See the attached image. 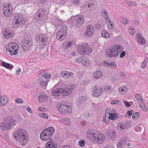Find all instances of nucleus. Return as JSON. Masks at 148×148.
I'll return each instance as SVG.
<instances>
[{"label": "nucleus", "instance_id": "f257e3e1", "mask_svg": "<svg viewBox=\"0 0 148 148\" xmlns=\"http://www.w3.org/2000/svg\"><path fill=\"white\" fill-rule=\"evenodd\" d=\"M14 137L17 141L20 140L21 144L23 145H25L27 142L28 138L27 133L24 129H18L14 134Z\"/></svg>", "mask_w": 148, "mask_h": 148}, {"label": "nucleus", "instance_id": "f03ea898", "mask_svg": "<svg viewBox=\"0 0 148 148\" xmlns=\"http://www.w3.org/2000/svg\"><path fill=\"white\" fill-rule=\"evenodd\" d=\"M15 122L11 116H8L4 119L3 123H1L0 126L3 130H9L15 125Z\"/></svg>", "mask_w": 148, "mask_h": 148}, {"label": "nucleus", "instance_id": "7ed1b4c3", "mask_svg": "<svg viewBox=\"0 0 148 148\" xmlns=\"http://www.w3.org/2000/svg\"><path fill=\"white\" fill-rule=\"evenodd\" d=\"M55 129L52 127L45 129L40 134L41 139L44 141L48 140L53 135Z\"/></svg>", "mask_w": 148, "mask_h": 148}, {"label": "nucleus", "instance_id": "20e7f679", "mask_svg": "<svg viewBox=\"0 0 148 148\" xmlns=\"http://www.w3.org/2000/svg\"><path fill=\"white\" fill-rule=\"evenodd\" d=\"M92 50L88 45L87 43H85L82 45H78L77 52L80 55H88L92 52Z\"/></svg>", "mask_w": 148, "mask_h": 148}, {"label": "nucleus", "instance_id": "39448f33", "mask_svg": "<svg viewBox=\"0 0 148 148\" xmlns=\"http://www.w3.org/2000/svg\"><path fill=\"white\" fill-rule=\"evenodd\" d=\"M67 29V27L66 25H61L59 28L58 32L56 34L57 39L60 40H62L66 37Z\"/></svg>", "mask_w": 148, "mask_h": 148}, {"label": "nucleus", "instance_id": "423d86ee", "mask_svg": "<svg viewBox=\"0 0 148 148\" xmlns=\"http://www.w3.org/2000/svg\"><path fill=\"white\" fill-rule=\"evenodd\" d=\"M15 17L13 19L12 23V27L13 28L16 27L15 26L16 24H18L20 23L22 25H24L25 23V21H23L24 19L23 15L20 13H15L14 14Z\"/></svg>", "mask_w": 148, "mask_h": 148}, {"label": "nucleus", "instance_id": "0eeeda50", "mask_svg": "<svg viewBox=\"0 0 148 148\" xmlns=\"http://www.w3.org/2000/svg\"><path fill=\"white\" fill-rule=\"evenodd\" d=\"M18 49V45L14 42L9 43L6 48V50L10 52L11 55H16L17 53V50Z\"/></svg>", "mask_w": 148, "mask_h": 148}, {"label": "nucleus", "instance_id": "6e6552de", "mask_svg": "<svg viewBox=\"0 0 148 148\" xmlns=\"http://www.w3.org/2000/svg\"><path fill=\"white\" fill-rule=\"evenodd\" d=\"M57 107H58L59 111L61 112L66 113L67 112L70 113L71 112V107H69L65 102L58 103Z\"/></svg>", "mask_w": 148, "mask_h": 148}, {"label": "nucleus", "instance_id": "1a4fd4ad", "mask_svg": "<svg viewBox=\"0 0 148 148\" xmlns=\"http://www.w3.org/2000/svg\"><path fill=\"white\" fill-rule=\"evenodd\" d=\"M96 132L95 137L93 138L92 139V141L95 143H101L104 142L105 140V136L104 135L100 134L99 132L98 133Z\"/></svg>", "mask_w": 148, "mask_h": 148}, {"label": "nucleus", "instance_id": "9d476101", "mask_svg": "<svg viewBox=\"0 0 148 148\" xmlns=\"http://www.w3.org/2000/svg\"><path fill=\"white\" fill-rule=\"evenodd\" d=\"M35 38L37 41H42L43 43L42 44L44 45H46L48 39V38L47 36L42 34L37 35Z\"/></svg>", "mask_w": 148, "mask_h": 148}, {"label": "nucleus", "instance_id": "9b49d317", "mask_svg": "<svg viewBox=\"0 0 148 148\" xmlns=\"http://www.w3.org/2000/svg\"><path fill=\"white\" fill-rule=\"evenodd\" d=\"M116 47L114 46L111 49H109L106 54V56L109 58L116 57L118 55V53L116 50Z\"/></svg>", "mask_w": 148, "mask_h": 148}, {"label": "nucleus", "instance_id": "f8f14e48", "mask_svg": "<svg viewBox=\"0 0 148 148\" xmlns=\"http://www.w3.org/2000/svg\"><path fill=\"white\" fill-rule=\"evenodd\" d=\"M61 92L63 96H65L69 95L72 92L73 88L71 86L66 87L64 88H61Z\"/></svg>", "mask_w": 148, "mask_h": 148}, {"label": "nucleus", "instance_id": "ddd939ff", "mask_svg": "<svg viewBox=\"0 0 148 148\" xmlns=\"http://www.w3.org/2000/svg\"><path fill=\"white\" fill-rule=\"evenodd\" d=\"M23 48L25 51H28L29 48L33 45V42L31 40H25L23 42Z\"/></svg>", "mask_w": 148, "mask_h": 148}, {"label": "nucleus", "instance_id": "4468645a", "mask_svg": "<svg viewBox=\"0 0 148 148\" xmlns=\"http://www.w3.org/2000/svg\"><path fill=\"white\" fill-rule=\"evenodd\" d=\"M84 16H76L74 17V19L76 22V24L77 26H79L81 25L84 22Z\"/></svg>", "mask_w": 148, "mask_h": 148}, {"label": "nucleus", "instance_id": "2eb2a0df", "mask_svg": "<svg viewBox=\"0 0 148 148\" xmlns=\"http://www.w3.org/2000/svg\"><path fill=\"white\" fill-rule=\"evenodd\" d=\"M94 89L93 91L92 95L93 96L97 97L101 95L103 91V89L102 88H98V86H94Z\"/></svg>", "mask_w": 148, "mask_h": 148}, {"label": "nucleus", "instance_id": "dca6fc26", "mask_svg": "<svg viewBox=\"0 0 148 148\" xmlns=\"http://www.w3.org/2000/svg\"><path fill=\"white\" fill-rule=\"evenodd\" d=\"M36 16H37V19L43 21L45 18L46 15L44 14V11L42 10H40L36 14Z\"/></svg>", "mask_w": 148, "mask_h": 148}, {"label": "nucleus", "instance_id": "f3484780", "mask_svg": "<svg viewBox=\"0 0 148 148\" xmlns=\"http://www.w3.org/2000/svg\"><path fill=\"white\" fill-rule=\"evenodd\" d=\"M94 28L92 25H89L88 27L86 32L85 34V36L87 37L92 36L94 33Z\"/></svg>", "mask_w": 148, "mask_h": 148}, {"label": "nucleus", "instance_id": "a211bd4d", "mask_svg": "<svg viewBox=\"0 0 148 148\" xmlns=\"http://www.w3.org/2000/svg\"><path fill=\"white\" fill-rule=\"evenodd\" d=\"M82 7L86 9L88 11L93 10L96 8L95 4L90 3L88 4V6L86 5H84L82 6Z\"/></svg>", "mask_w": 148, "mask_h": 148}, {"label": "nucleus", "instance_id": "6ab92c4d", "mask_svg": "<svg viewBox=\"0 0 148 148\" xmlns=\"http://www.w3.org/2000/svg\"><path fill=\"white\" fill-rule=\"evenodd\" d=\"M60 75L62 77L64 78H69L71 77H73V74L71 72L64 71L61 73Z\"/></svg>", "mask_w": 148, "mask_h": 148}, {"label": "nucleus", "instance_id": "aec40b11", "mask_svg": "<svg viewBox=\"0 0 148 148\" xmlns=\"http://www.w3.org/2000/svg\"><path fill=\"white\" fill-rule=\"evenodd\" d=\"M136 36L137 38V41L139 44L143 45L145 43V41L144 38L140 34H137Z\"/></svg>", "mask_w": 148, "mask_h": 148}, {"label": "nucleus", "instance_id": "412c9836", "mask_svg": "<svg viewBox=\"0 0 148 148\" xmlns=\"http://www.w3.org/2000/svg\"><path fill=\"white\" fill-rule=\"evenodd\" d=\"M50 141L47 142L45 145V147L46 148H57L58 147L57 145L56 144H55L52 141V139H50Z\"/></svg>", "mask_w": 148, "mask_h": 148}, {"label": "nucleus", "instance_id": "4be33fe9", "mask_svg": "<svg viewBox=\"0 0 148 148\" xmlns=\"http://www.w3.org/2000/svg\"><path fill=\"white\" fill-rule=\"evenodd\" d=\"M3 13L4 15L6 17H10L12 16V8H11L10 9L3 8Z\"/></svg>", "mask_w": 148, "mask_h": 148}, {"label": "nucleus", "instance_id": "5701e85b", "mask_svg": "<svg viewBox=\"0 0 148 148\" xmlns=\"http://www.w3.org/2000/svg\"><path fill=\"white\" fill-rule=\"evenodd\" d=\"M8 102L7 98L4 96L0 97V106H5L7 103Z\"/></svg>", "mask_w": 148, "mask_h": 148}, {"label": "nucleus", "instance_id": "b1692460", "mask_svg": "<svg viewBox=\"0 0 148 148\" xmlns=\"http://www.w3.org/2000/svg\"><path fill=\"white\" fill-rule=\"evenodd\" d=\"M61 94H62L61 88H59L57 89L52 91L51 93V95L52 96L57 97L60 96Z\"/></svg>", "mask_w": 148, "mask_h": 148}, {"label": "nucleus", "instance_id": "393cba45", "mask_svg": "<svg viewBox=\"0 0 148 148\" xmlns=\"http://www.w3.org/2000/svg\"><path fill=\"white\" fill-rule=\"evenodd\" d=\"M14 33L12 31H9L8 30H5L4 32L5 37L7 38L12 37L14 36Z\"/></svg>", "mask_w": 148, "mask_h": 148}, {"label": "nucleus", "instance_id": "a878e982", "mask_svg": "<svg viewBox=\"0 0 148 148\" xmlns=\"http://www.w3.org/2000/svg\"><path fill=\"white\" fill-rule=\"evenodd\" d=\"M96 132H93L91 131L90 132H88L87 133V137L90 138L91 140L92 141V139H93V137H95L96 134Z\"/></svg>", "mask_w": 148, "mask_h": 148}, {"label": "nucleus", "instance_id": "bb28decb", "mask_svg": "<svg viewBox=\"0 0 148 148\" xmlns=\"http://www.w3.org/2000/svg\"><path fill=\"white\" fill-rule=\"evenodd\" d=\"M102 75V74L101 71H98L95 72L93 75V77L96 79L100 78Z\"/></svg>", "mask_w": 148, "mask_h": 148}, {"label": "nucleus", "instance_id": "cd10ccee", "mask_svg": "<svg viewBox=\"0 0 148 148\" xmlns=\"http://www.w3.org/2000/svg\"><path fill=\"white\" fill-rule=\"evenodd\" d=\"M38 98L39 101L41 102L45 100L46 101L47 99V97L46 95L42 94V95L38 97Z\"/></svg>", "mask_w": 148, "mask_h": 148}, {"label": "nucleus", "instance_id": "c85d7f7f", "mask_svg": "<svg viewBox=\"0 0 148 148\" xmlns=\"http://www.w3.org/2000/svg\"><path fill=\"white\" fill-rule=\"evenodd\" d=\"M127 88L125 86H123L119 88V91L120 94H124L127 92Z\"/></svg>", "mask_w": 148, "mask_h": 148}, {"label": "nucleus", "instance_id": "c756f323", "mask_svg": "<svg viewBox=\"0 0 148 148\" xmlns=\"http://www.w3.org/2000/svg\"><path fill=\"white\" fill-rule=\"evenodd\" d=\"M2 65L7 69H12L13 67V66L10 64L4 61L1 63Z\"/></svg>", "mask_w": 148, "mask_h": 148}, {"label": "nucleus", "instance_id": "7c9ffc66", "mask_svg": "<svg viewBox=\"0 0 148 148\" xmlns=\"http://www.w3.org/2000/svg\"><path fill=\"white\" fill-rule=\"evenodd\" d=\"M72 45L71 42L69 41L68 42H64L63 45L62 47L64 49H67V48L71 47Z\"/></svg>", "mask_w": 148, "mask_h": 148}, {"label": "nucleus", "instance_id": "2f4dec72", "mask_svg": "<svg viewBox=\"0 0 148 148\" xmlns=\"http://www.w3.org/2000/svg\"><path fill=\"white\" fill-rule=\"evenodd\" d=\"M108 132L109 134V135L111 136V138L112 140H113L116 137V132L113 130H111L108 131Z\"/></svg>", "mask_w": 148, "mask_h": 148}, {"label": "nucleus", "instance_id": "473e14b6", "mask_svg": "<svg viewBox=\"0 0 148 148\" xmlns=\"http://www.w3.org/2000/svg\"><path fill=\"white\" fill-rule=\"evenodd\" d=\"M108 21V27L110 29H112L114 28V25L113 22L111 21L110 20L109 18Z\"/></svg>", "mask_w": 148, "mask_h": 148}, {"label": "nucleus", "instance_id": "72a5a7b5", "mask_svg": "<svg viewBox=\"0 0 148 148\" xmlns=\"http://www.w3.org/2000/svg\"><path fill=\"white\" fill-rule=\"evenodd\" d=\"M54 21L56 26H59L63 23V21L62 20L60 19L57 17L56 18L54 19Z\"/></svg>", "mask_w": 148, "mask_h": 148}, {"label": "nucleus", "instance_id": "f704fd0d", "mask_svg": "<svg viewBox=\"0 0 148 148\" xmlns=\"http://www.w3.org/2000/svg\"><path fill=\"white\" fill-rule=\"evenodd\" d=\"M124 124L121 123H119L117 126V129L119 131H123V130L125 129L124 128Z\"/></svg>", "mask_w": 148, "mask_h": 148}, {"label": "nucleus", "instance_id": "c9c22d12", "mask_svg": "<svg viewBox=\"0 0 148 148\" xmlns=\"http://www.w3.org/2000/svg\"><path fill=\"white\" fill-rule=\"evenodd\" d=\"M101 34L103 37L106 38H109L110 37V35L107 31L103 30L101 31Z\"/></svg>", "mask_w": 148, "mask_h": 148}, {"label": "nucleus", "instance_id": "e433bc0d", "mask_svg": "<svg viewBox=\"0 0 148 148\" xmlns=\"http://www.w3.org/2000/svg\"><path fill=\"white\" fill-rule=\"evenodd\" d=\"M90 63V61L86 58H84L83 61L82 62V64L85 66L88 65Z\"/></svg>", "mask_w": 148, "mask_h": 148}, {"label": "nucleus", "instance_id": "4c0bfd02", "mask_svg": "<svg viewBox=\"0 0 148 148\" xmlns=\"http://www.w3.org/2000/svg\"><path fill=\"white\" fill-rule=\"evenodd\" d=\"M87 99V97L85 96H82L80 97L78 99V101L79 103H82L85 101Z\"/></svg>", "mask_w": 148, "mask_h": 148}, {"label": "nucleus", "instance_id": "58836bf2", "mask_svg": "<svg viewBox=\"0 0 148 148\" xmlns=\"http://www.w3.org/2000/svg\"><path fill=\"white\" fill-rule=\"evenodd\" d=\"M114 47H116V50L117 51L118 53L121 52L123 50V47L121 45H116L114 46Z\"/></svg>", "mask_w": 148, "mask_h": 148}, {"label": "nucleus", "instance_id": "ea45409f", "mask_svg": "<svg viewBox=\"0 0 148 148\" xmlns=\"http://www.w3.org/2000/svg\"><path fill=\"white\" fill-rule=\"evenodd\" d=\"M47 84V82L46 79H41L40 82V84L41 86H45Z\"/></svg>", "mask_w": 148, "mask_h": 148}, {"label": "nucleus", "instance_id": "a19ab883", "mask_svg": "<svg viewBox=\"0 0 148 148\" xmlns=\"http://www.w3.org/2000/svg\"><path fill=\"white\" fill-rule=\"evenodd\" d=\"M121 22L124 24L126 25L128 23L127 19L125 17H121L120 18Z\"/></svg>", "mask_w": 148, "mask_h": 148}, {"label": "nucleus", "instance_id": "79ce46f5", "mask_svg": "<svg viewBox=\"0 0 148 148\" xmlns=\"http://www.w3.org/2000/svg\"><path fill=\"white\" fill-rule=\"evenodd\" d=\"M108 66H110L112 68H115L117 66V64L114 62H108Z\"/></svg>", "mask_w": 148, "mask_h": 148}, {"label": "nucleus", "instance_id": "37998d69", "mask_svg": "<svg viewBox=\"0 0 148 148\" xmlns=\"http://www.w3.org/2000/svg\"><path fill=\"white\" fill-rule=\"evenodd\" d=\"M3 8H7V9H10L11 8H12V6L11 4L9 3L8 4H5L3 5Z\"/></svg>", "mask_w": 148, "mask_h": 148}, {"label": "nucleus", "instance_id": "c03bdc74", "mask_svg": "<svg viewBox=\"0 0 148 148\" xmlns=\"http://www.w3.org/2000/svg\"><path fill=\"white\" fill-rule=\"evenodd\" d=\"M83 60L84 59H83L82 57H80L78 58H77L75 59V62L76 63H80L81 62L82 63V62L83 61Z\"/></svg>", "mask_w": 148, "mask_h": 148}, {"label": "nucleus", "instance_id": "a18cd8bd", "mask_svg": "<svg viewBox=\"0 0 148 148\" xmlns=\"http://www.w3.org/2000/svg\"><path fill=\"white\" fill-rule=\"evenodd\" d=\"M140 114L138 112L134 113L132 115V118L133 119H136L139 117Z\"/></svg>", "mask_w": 148, "mask_h": 148}, {"label": "nucleus", "instance_id": "49530a36", "mask_svg": "<svg viewBox=\"0 0 148 148\" xmlns=\"http://www.w3.org/2000/svg\"><path fill=\"white\" fill-rule=\"evenodd\" d=\"M115 114L114 113H111L109 115H108V116L110 118V119L112 120L114 119L115 118Z\"/></svg>", "mask_w": 148, "mask_h": 148}, {"label": "nucleus", "instance_id": "de8ad7c7", "mask_svg": "<svg viewBox=\"0 0 148 148\" xmlns=\"http://www.w3.org/2000/svg\"><path fill=\"white\" fill-rule=\"evenodd\" d=\"M124 124V128H125V129H127L130 127V122L129 121H127L125 122Z\"/></svg>", "mask_w": 148, "mask_h": 148}, {"label": "nucleus", "instance_id": "09e8293b", "mask_svg": "<svg viewBox=\"0 0 148 148\" xmlns=\"http://www.w3.org/2000/svg\"><path fill=\"white\" fill-rule=\"evenodd\" d=\"M137 100L138 101V105L140 107H141V105L143 104V100L142 98L139 99H138Z\"/></svg>", "mask_w": 148, "mask_h": 148}, {"label": "nucleus", "instance_id": "8fccbe9b", "mask_svg": "<svg viewBox=\"0 0 148 148\" xmlns=\"http://www.w3.org/2000/svg\"><path fill=\"white\" fill-rule=\"evenodd\" d=\"M15 102L19 103H23V101L21 99H16L15 100Z\"/></svg>", "mask_w": 148, "mask_h": 148}, {"label": "nucleus", "instance_id": "3c124183", "mask_svg": "<svg viewBox=\"0 0 148 148\" xmlns=\"http://www.w3.org/2000/svg\"><path fill=\"white\" fill-rule=\"evenodd\" d=\"M111 111L110 109V108H108L107 109L105 112V116L106 115H109L110 114H111Z\"/></svg>", "mask_w": 148, "mask_h": 148}, {"label": "nucleus", "instance_id": "603ef678", "mask_svg": "<svg viewBox=\"0 0 148 148\" xmlns=\"http://www.w3.org/2000/svg\"><path fill=\"white\" fill-rule=\"evenodd\" d=\"M110 119V118L108 117V115H106V116H105V123L106 124L108 123Z\"/></svg>", "mask_w": 148, "mask_h": 148}, {"label": "nucleus", "instance_id": "864d4df0", "mask_svg": "<svg viewBox=\"0 0 148 148\" xmlns=\"http://www.w3.org/2000/svg\"><path fill=\"white\" fill-rule=\"evenodd\" d=\"M85 143V141L84 140H82L81 141H80L79 142V145L82 147H83Z\"/></svg>", "mask_w": 148, "mask_h": 148}, {"label": "nucleus", "instance_id": "5fc2aeb1", "mask_svg": "<svg viewBox=\"0 0 148 148\" xmlns=\"http://www.w3.org/2000/svg\"><path fill=\"white\" fill-rule=\"evenodd\" d=\"M119 142H120L121 144L122 145H125L126 143L125 140L124 138H123L122 139H121Z\"/></svg>", "mask_w": 148, "mask_h": 148}, {"label": "nucleus", "instance_id": "6e6d98bb", "mask_svg": "<svg viewBox=\"0 0 148 148\" xmlns=\"http://www.w3.org/2000/svg\"><path fill=\"white\" fill-rule=\"evenodd\" d=\"M70 121V119H69L67 118H64L63 120L64 122L66 124L69 123Z\"/></svg>", "mask_w": 148, "mask_h": 148}, {"label": "nucleus", "instance_id": "4d7b16f0", "mask_svg": "<svg viewBox=\"0 0 148 148\" xmlns=\"http://www.w3.org/2000/svg\"><path fill=\"white\" fill-rule=\"evenodd\" d=\"M142 109L143 111L146 112L147 110V109L145 105L143 104L141 105V107H140Z\"/></svg>", "mask_w": 148, "mask_h": 148}, {"label": "nucleus", "instance_id": "13d9d810", "mask_svg": "<svg viewBox=\"0 0 148 148\" xmlns=\"http://www.w3.org/2000/svg\"><path fill=\"white\" fill-rule=\"evenodd\" d=\"M112 89V87L110 86H108L106 87L104 89V90L106 92H108Z\"/></svg>", "mask_w": 148, "mask_h": 148}, {"label": "nucleus", "instance_id": "bf43d9fd", "mask_svg": "<svg viewBox=\"0 0 148 148\" xmlns=\"http://www.w3.org/2000/svg\"><path fill=\"white\" fill-rule=\"evenodd\" d=\"M80 0H73L72 2L73 4L75 5H77L80 3Z\"/></svg>", "mask_w": 148, "mask_h": 148}, {"label": "nucleus", "instance_id": "052dcab7", "mask_svg": "<svg viewBox=\"0 0 148 148\" xmlns=\"http://www.w3.org/2000/svg\"><path fill=\"white\" fill-rule=\"evenodd\" d=\"M124 103L125 106L127 107H130L131 105L130 103V102L127 101H124Z\"/></svg>", "mask_w": 148, "mask_h": 148}, {"label": "nucleus", "instance_id": "680f3d73", "mask_svg": "<svg viewBox=\"0 0 148 148\" xmlns=\"http://www.w3.org/2000/svg\"><path fill=\"white\" fill-rule=\"evenodd\" d=\"M43 77H44L45 78V79L49 78L50 77V75L48 73H45L43 75Z\"/></svg>", "mask_w": 148, "mask_h": 148}, {"label": "nucleus", "instance_id": "e2e57ef3", "mask_svg": "<svg viewBox=\"0 0 148 148\" xmlns=\"http://www.w3.org/2000/svg\"><path fill=\"white\" fill-rule=\"evenodd\" d=\"M119 102H120V101H119L114 100L112 101L110 103L111 104H118Z\"/></svg>", "mask_w": 148, "mask_h": 148}, {"label": "nucleus", "instance_id": "0e129e2a", "mask_svg": "<svg viewBox=\"0 0 148 148\" xmlns=\"http://www.w3.org/2000/svg\"><path fill=\"white\" fill-rule=\"evenodd\" d=\"M135 97L137 100L139 99L142 98V97L138 94H136Z\"/></svg>", "mask_w": 148, "mask_h": 148}, {"label": "nucleus", "instance_id": "69168bd1", "mask_svg": "<svg viewBox=\"0 0 148 148\" xmlns=\"http://www.w3.org/2000/svg\"><path fill=\"white\" fill-rule=\"evenodd\" d=\"M125 51H123V52H122L120 54V57L121 58H122L124 56H125Z\"/></svg>", "mask_w": 148, "mask_h": 148}, {"label": "nucleus", "instance_id": "338daca9", "mask_svg": "<svg viewBox=\"0 0 148 148\" xmlns=\"http://www.w3.org/2000/svg\"><path fill=\"white\" fill-rule=\"evenodd\" d=\"M102 14H103V15L108 17V14L107 12L105 10H103L102 11Z\"/></svg>", "mask_w": 148, "mask_h": 148}, {"label": "nucleus", "instance_id": "774afa93", "mask_svg": "<svg viewBox=\"0 0 148 148\" xmlns=\"http://www.w3.org/2000/svg\"><path fill=\"white\" fill-rule=\"evenodd\" d=\"M129 32L132 35H133L135 33V31L134 30V29H130L129 30Z\"/></svg>", "mask_w": 148, "mask_h": 148}]
</instances>
